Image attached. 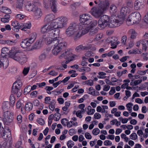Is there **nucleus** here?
<instances>
[{
	"mask_svg": "<svg viewBox=\"0 0 148 148\" xmlns=\"http://www.w3.org/2000/svg\"><path fill=\"white\" fill-rule=\"evenodd\" d=\"M129 32L130 35V38L132 39H135L137 35V33L135 30L132 29L129 30Z\"/></svg>",
	"mask_w": 148,
	"mask_h": 148,
	"instance_id": "nucleus-21",
	"label": "nucleus"
},
{
	"mask_svg": "<svg viewBox=\"0 0 148 148\" xmlns=\"http://www.w3.org/2000/svg\"><path fill=\"white\" fill-rule=\"evenodd\" d=\"M71 55L70 53L69 52H66L65 53H63L59 56V58L60 59H62L63 58H64L65 59H69L71 57Z\"/></svg>",
	"mask_w": 148,
	"mask_h": 148,
	"instance_id": "nucleus-22",
	"label": "nucleus"
},
{
	"mask_svg": "<svg viewBox=\"0 0 148 148\" xmlns=\"http://www.w3.org/2000/svg\"><path fill=\"white\" fill-rule=\"evenodd\" d=\"M144 41L142 40H140L137 41L136 43V45L137 47H139L141 44H142L143 43H144Z\"/></svg>",
	"mask_w": 148,
	"mask_h": 148,
	"instance_id": "nucleus-51",
	"label": "nucleus"
},
{
	"mask_svg": "<svg viewBox=\"0 0 148 148\" xmlns=\"http://www.w3.org/2000/svg\"><path fill=\"white\" fill-rule=\"evenodd\" d=\"M16 18L17 19L21 20L24 18L25 16L23 14H17L16 16Z\"/></svg>",
	"mask_w": 148,
	"mask_h": 148,
	"instance_id": "nucleus-50",
	"label": "nucleus"
},
{
	"mask_svg": "<svg viewBox=\"0 0 148 148\" xmlns=\"http://www.w3.org/2000/svg\"><path fill=\"white\" fill-rule=\"evenodd\" d=\"M88 49V47H86L83 46L82 45H80L77 47L76 48V49L79 51L80 50H85Z\"/></svg>",
	"mask_w": 148,
	"mask_h": 148,
	"instance_id": "nucleus-36",
	"label": "nucleus"
},
{
	"mask_svg": "<svg viewBox=\"0 0 148 148\" xmlns=\"http://www.w3.org/2000/svg\"><path fill=\"white\" fill-rule=\"evenodd\" d=\"M129 12L127 7H123L121 10L120 15L116 17L114 19L111 20L110 23V27H117L122 24L124 20L125 16Z\"/></svg>",
	"mask_w": 148,
	"mask_h": 148,
	"instance_id": "nucleus-7",
	"label": "nucleus"
},
{
	"mask_svg": "<svg viewBox=\"0 0 148 148\" xmlns=\"http://www.w3.org/2000/svg\"><path fill=\"white\" fill-rule=\"evenodd\" d=\"M115 92V88L112 87L111 88V90L109 91V94L110 95H112Z\"/></svg>",
	"mask_w": 148,
	"mask_h": 148,
	"instance_id": "nucleus-55",
	"label": "nucleus"
},
{
	"mask_svg": "<svg viewBox=\"0 0 148 148\" xmlns=\"http://www.w3.org/2000/svg\"><path fill=\"white\" fill-rule=\"evenodd\" d=\"M93 53L90 51H88L85 54V56L84 57H86V59H88L90 57L93 56Z\"/></svg>",
	"mask_w": 148,
	"mask_h": 148,
	"instance_id": "nucleus-39",
	"label": "nucleus"
},
{
	"mask_svg": "<svg viewBox=\"0 0 148 148\" xmlns=\"http://www.w3.org/2000/svg\"><path fill=\"white\" fill-rule=\"evenodd\" d=\"M137 136L135 133H132L130 136V138L133 140H135L137 138Z\"/></svg>",
	"mask_w": 148,
	"mask_h": 148,
	"instance_id": "nucleus-43",
	"label": "nucleus"
},
{
	"mask_svg": "<svg viewBox=\"0 0 148 148\" xmlns=\"http://www.w3.org/2000/svg\"><path fill=\"white\" fill-rule=\"evenodd\" d=\"M23 0H18L16 4V7L17 8L19 9H21L23 7Z\"/></svg>",
	"mask_w": 148,
	"mask_h": 148,
	"instance_id": "nucleus-28",
	"label": "nucleus"
},
{
	"mask_svg": "<svg viewBox=\"0 0 148 148\" xmlns=\"http://www.w3.org/2000/svg\"><path fill=\"white\" fill-rule=\"evenodd\" d=\"M10 51L8 48L6 47H4L1 49V53L3 54H9Z\"/></svg>",
	"mask_w": 148,
	"mask_h": 148,
	"instance_id": "nucleus-33",
	"label": "nucleus"
},
{
	"mask_svg": "<svg viewBox=\"0 0 148 148\" xmlns=\"http://www.w3.org/2000/svg\"><path fill=\"white\" fill-rule=\"evenodd\" d=\"M85 138L88 139H90L92 138V137L91 135L88 132H86L85 134Z\"/></svg>",
	"mask_w": 148,
	"mask_h": 148,
	"instance_id": "nucleus-57",
	"label": "nucleus"
},
{
	"mask_svg": "<svg viewBox=\"0 0 148 148\" xmlns=\"http://www.w3.org/2000/svg\"><path fill=\"white\" fill-rule=\"evenodd\" d=\"M21 51L18 48L13 47L10 51L9 56L10 58L13 59L16 62L23 64L26 62L27 58L25 55L21 54Z\"/></svg>",
	"mask_w": 148,
	"mask_h": 148,
	"instance_id": "nucleus-6",
	"label": "nucleus"
},
{
	"mask_svg": "<svg viewBox=\"0 0 148 148\" xmlns=\"http://www.w3.org/2000/svg\"><path fill=\"white\" fill-rule=\"evenodd\" d=\"M37 122L40 125H43L44 124V121L42 119H37Z\"/></svg>",
	"mask_w": 148,
	"mask_h": 148,
	"instance_id": "nucleus-56",
	"label": "nucleus"
},
{
	"mask_svg": "<svg viewBox=\"0 0 148 148\" xmlns=\"http://www.w3.org/2000/svg\"><path fill=\"white\" fill-rule=\"evenodd\" d=\"M144 20L145 22L147 24H148V12L144 16Z\"/></svg>",
	"mask_w": 148,
	"mask_h": 148,
	"instance_id": "nucleus-64",
	"label": "nucleus"
},
{
	"mask_svg": "<svg viewBox=\"0 0 148 148\" xmlns=\"http://www.w3.org/2000/svg\"><path fill=\"white\" fill-rule=\"evenodd\" d=\"M144 0H136L134 3V8L136 10L142 8L144 5Z\"/></svg>",
	"mask_w": 148,
	"mask_h": 148,
	"instance_id": "nucleus-11",
	"label": "nucleus"
},
{
	"mask_svg": "<svg viewBox=\"0 0 148 148\" xmlns=\"http://www.w3.org/2000/svg\"><path fill=\"white\" fill-rule=\"evenodd\" d=\"M41 41L40 40L37 41L35 44L34 48L36 49H38L41 47Z\"/></svg>",
	"mask_w": 148,
	"mask_h": 148,
	"instance_id": "nucleus-42",
	"label": "nucleus"
},
{
	"mask_svg": "<svg viewBox=\"0 0 148 148\" xmlns=\"http://www.w3.org/2000/svg\"><path fill=\"white\" fill-rule=\"evenodd\" d=\"M136 65L135 64L133 63L130 65V67L132 69L131 71L132 73H134L135 71V68L136 67Z\"/></svg>",
	"mask_w": 148,
	"mask_h": 148,
	"instance_id": "nucleus-41",
	"label": "nucleus"
},
{
	"mask_svg": "<svg viewBox=\"0 0 148 148\" xmlns=\"http://www.w3.org/2000/svg\"><path fill=\"white\" fill-rule=\"evenodd\" d=\"M36 33H33L30 34L28 40L32 44L36 40Z\"/></svg>",
	"mask_w": 148,
	"mask_h": 148,
	"instance_id": "nucleus-23",
	"label": "nucleus"
},
{
	"mask_svg": "<svg viewBox=\"0 0 148 148\" xmlns=\"http://www.w3.org/2000/svg\"><path fill=\"white\" fill-rule=\"evenodd\" d=\"M68 21L66 17H60L55 19L49 25L46 24L41 28V32L42 33H46L44 36H58L59 33L56 32V29L62 28L64 27Z\"/></svg>",
	"mask_w": 148,
	"mask_h": 148,
	"instance_id": "nucleus-1",
	"label": "nucleus"
},
{
	"mask_svg": "<svg viewBox=\"0 0 148 148\" xmlns=\"http://www.w3.org/2000/svg\"><path fill=\"white\" fill-rule=\"evenodd\" d=\"M85 84L87 85L90 86H92L93 84V81L91 79L88 80L84 82Z\"/></svg>",
	"mask_w": 148,
	"mask_h": 148,
	"instance_id": "nucleus-44",
	"label": "nucleus"
},
{
	"mask_svg": "<svg viewBox=\"0 0 148 148\" xmlns=\"http://www.w3.org/2000/svg\"><path fill=\"white\" fill-rule=\"evenodd\" d=\"M80 20L82 22L80 27L82 29L83 35L89 32L90 36H93L98 32V28H94L97 25V21H92L91 17L89 14H84L81 16Z\"/></svg>",
	"mask_w": 148,
	"mask_h": 148,
	"instance_id": "nucleus-2",
	"label": "nucleus"
},
{
	"mask_svg": "<svg viewBox=\"0 0 148 148\" xmlns=\"http://www.w3.org/2000/svg\"><path fill=\"white\" fill-rule=\"evenodd\" d=\"M12 25L14 27L13 30L15 32H18L21 26V24H19L16 21H13L12 23Z\"/></svg>",
	"mask_w": 148,
	"mask_h": 148,
	"instance_id": "nucleus-16",
	"label": "nucleus"
},
{
	"mask_svg": "<svg viewBox=\"0 0 148 148\" xmlns=\"http://www.w3.org/2000/svg\"><path fill=\"white\" fill-rule=\"evenodd\" d=\"M68 121V120L66 119H63L61 120V122L62 124L64 125L65 126L66 125V123Z\"/></svg>",
	"mask_w": 148,
	"mask_h": 148,
	"instance_id": "nucleus-63",
	"label": "nucleus"
},
{
	"mask_svg": "<svg viewBox=\"0 0 148 148\" xmlns=\"http://www.w3.org/2000/svg\"><path fill=\"white\" fill-rule=\"evenodd\" d=\"M16 40H6L4 41V43L10 45H13L16 43Z\"/></svg>",
	"mask_w": 148,
	"mask_h": 148,
	"instance_id": "nucleus-29",
	"label": "nucleus"
},
{
	"mask_svg": "<svg viewBox=\"0 0 148 148\" xmlns=\"http://www.w3.org/2000/svg\"><path fill=\"white\" fill-rule=\"evenodd\" d=\"M60 114L59 113H56L54 115H52V116L53 117V119L55 121H58L60 118Z\"/></svg>",
	"mask_w": 148,
	"mask_h": 148,
	"instance_id": "nucleus-38",
	"label": "nucleus"
},
{
	"mask_svg": "<svg viewBox=\"0 0 148 148\" xmlns=\"http://www.w3.org/2000/svg\"><path fill=\"white\" fill-rule=\"evenodd\" d=\"M33 106L30 102L28 103L25 106V109L26 110L29 111L32 110Z\"/></svg>",
	"mask_w": 148,
	"mask_h": 148,
	"instance_id": "nucleus-30",
	"label": "nucleus"
},
{
	"mask_svg": "<svg viewBox=\"0 0 148 148\" xmlns=\"http://www.w3.org/2000/svg\"><path fill=\"white\" fill-rule=\"evenodd\" d=\"M47 57L46 55L44 53L41 54L39 57V59L40 61L42 62L43 61L46 59Z\"/></svg>",
	"mask_w": 148,
	"mask_h": 148,
	"instance_id": "nucleus-35",
	"label": "nucleus"
},
{
	"mask_svg": "<svg viewBox=\"0 0 148 148\" xmlns=\"http://www.w3.org/2000/svg\"><path fill=\"white\" fill-rule=\"evenodd\" d=\"M74 145V143L71 140L68 141L67 143V145L68 148H71Z\"/></svg>",
	"mask_w": 148,
	"mask_h": 148,
	"instance_id": "nucleus-45",
	"label": "nucleus"
},
{
	"mask_svg": "<svg viewBox=\"0 0 148 148\" xmlns=\"http://www.w3.org/2000/svg\"><path fill=\"white\" fill-rule=\"evenodd\" d=\"M21 28L23 27L21 30L26 31L28 29H30L32 27L31 23L29 22L24 23H21Z\"/></svg>",
	"mask_w": 148,
	"mask_h": 148,
	"instance_id": "nucleus-13",
	"label": "nucleus"
},
{
	"mask_svg": "<svg viewBox=\"0 0 148 148\" xmlns=\"http://www.w3.org/2000/svg\"><path fill=\"white\" fill-rule=\"evenodd\" d=\"M113 125L115 124L116 126H118L121 125L120 122L118 121L116 119H114L111 121Z\"/></svg>",
	"mask_w": 148,
	"mask_h": 148,
	"instance_id": "nucleus-49",
	"label": "nucleus"
},
{
	"mask_svg": "<svg viewBox=\"0 0 148 148\" xmlns=\"http://www.w3.org/2000/svg\"><path fill=\"white\" fill-rule=\"evenodd\" d=\"M55 18V16L53 14H50L47 15L45 18V20L47 22H49L51 21H53Z\"/></svg>",
	"mask_w": 148,
	"mask_h": 148,
	"instance_id": "nucleus-20",
	"label": "nucleus"
},
{
	"mask_svg": "<svg viewBox=\"0 0 148 148\" xmlns=\"http://www.w3.org/2000/svg\"><path fill=\"white\" fill-rule=\"evenodd\" d=\"M80 21V23L78 25L75 23L70 24L67 29L66 34L67 36L72 38L75 41H76L80 39L82 36V29L80 27V25L82 22Z\"/></svg>",
	"mask_w": 148,
	"mask_h": 148,
	"instance_id": "nucleus-4",
	"label": "nucleus"
},
{
	"mask_svg": "<svg viewBox=\"0 0 148 148\" xmlns=\"http://www.w3.org/2000/svg\"><path fill=\"white\" fill-rule=\"evenodd\" d=\"M16 84H14L12 87V92L17 95V97H20L22 93V90L21 88L15 85Z\"/></svg>",
	"mask_w": 148,
	"mask_h": 148,
	"instance_id": "nucleus-12",
	"label": "nucleus"
},
{
	"mask_svg": "<svg viewBox=\"0 0 148 148\" xmlns=\"http://www.w3.org/2000/svg\"><path fill=\"white\" fill-rule=\"evenodd\" d=\"M100 131L99 128H95L92 131V134L94 135H97L99 134Z\"/></svg>",
	"mask_w": 148,
	"mask_h": 148,
	"instance_id": "nucleus-40",
	"label": "nucleus"
},
{
	"mask_svg": "<svg viewBox=\"0 0 148 148\" xmlns=\"http://www.w3.org/2000/svg\"><path fill=\"white\" fill-rule=\"evenodd\" d=\"M104 144L105 146H110L112 145V143L110 140H106L104 141Z\"/></svg>",
	"mask_w": 148,
	"mask_h": 148,
	"instance_id": "nucleus-54",
	"label": "nucleus"
},
{
	"mask_svg": "<svg viewBox=\"0 0 148 148\" xmlns=\"http://www.w3.org/2000/svg\"><path fill=\"white\" fill-rule=\"evenodd\" d=\"M88 59H86V57H82V61L81 63V64L83 66H86L87 64V62L86 60Z\"/></svg>",
	"mask_w": 148,
	"mask_h": 148,
	"instance_id": "nucleus-46",
	"label": "nucleus"
},
{
	"mask_svg": "<svg viewBox=\"0 0 148 148\" xmlns=\"http://www.w3.org/2000/svg\"><path fill=\"white\" fill-rule=\"evenodd\" d=\"M76 114L77 117L81 119L82 117V115L81 114V111L80 110L78 111L76 113Z\"/></svg>",
	"mask_w": 148,
	"mask_h": 148,
	"instance_id": "nucleus-61",
	"label": "nucleus"
},
{
	"mask_svg": "<svg viewBox=\"0 0 148 148\" xmlns=\"http://www.w3.org/2000/svg\"><path fill=\"white\" fill-rule=\"evenodd\" d=\"M110 11L112 14L116 13L117 11V8L114 5H112L110 8Z\"/></svg>",
	"mask_w": 148,
	"mask_h": 148,
	"instance_id": "nucleus-24",
	"label": "nucleus"
},
{
	"mask_svg": "<svg viewBox=\"0 0 148 148\" xmlns=\"http://www.w3.org/2000/svg\"><path fill=\"white\" fill-rule=\"evenodd\" d=\"M10 16L8 14H7L3 18L1 19V21L3 23H8L9 21V19L10 18Z\"/></svg>",
	"mask_w": 148,
	"mask_h": 148,
	"instance_id": "nucleus-27",
	"label": "nucleus"
},
{
	"mask_svg": "<svg viewBox=\"0 0 148 148\" xmlns=\"http://www.w3.org/2000/svg\"><path fill=\"white\" fill-rule=\"evenodd\" d=\"M125 95L127 96V97H125V98H126V99H127L128 97H130L131 96V92L130 91L127 90H126L125 91Z\"/></svg>",
	"mask_w": 148,
	"mask_h": 148,
	"instance_id": "nucleus-60",
	"label": "nucleus"
},
{
	"mask_svg": "<svg viewBox=\"0 0 148 148\" xmlns=\"http://www.w3.org/2000/svg\"><path fill=\"white\" fill-rule=\"evenodd\" d=\"M98 75L97 77L99 79H104L106 77L105 76L106 75V73L104 72H100L98 73Z\"/></svg>",
	"mask_w": 148,
	"mask_h": 148,
	"instance_id": "nucleus-32",
	"label": "nucleus"
},
{
	"mask_svg": "<svg viewBox=\"0 0 148 148\" xmlns=\"http://www.w3.org/2000/svg\"><path fill=\"white\" fill-rule=\"evenodd\" d=\"M147 70L145 71H141V70H138L137 71L138 74L141 75H145L147 73Z\"/></svg>",
	"mask_w": 148,
	"mask_h": 148,
	"instance_id": "nucleus-58",
	"label": "nucleus"
},
{
	"mask_svg": "<svg viewBox=\"0 0 148 148\" xmlns=\"http://www.w3.org/2000/svg\"><path fill=\"white\" fill-rule=\"evenodd\" d=\"M33 12L34 16L38 18H40L42 14L41 9L38 7Z\"/></svg>",
	"mask_w": 148,
	"mask_h": 148,
	"instance_id": "nucleus-14",
	"label": "nucleus"
},
{
	"mask_svg": "<svg viewBox=\"0 0 148 148\" xmlns=\"http://www.w3.org/2000/svg\"><path fill=\"white\" fill-rule=\"evenodd\" d=\"M10 105L8 101H4L3 103L2 108L4 110H6L10 107Z\"/></svg>",
	"mask_w": 148,
	"mask_h": 148,
	"instance_id": "nucleus-25",
	"label": "nucleus"
},
{
	"mask_svg": "<svg viewBox=\"0 0 148 148\" xmlns=\"http://www.w3.org/2000/svg\"><path fill=\"white\" fill-rule=\"evenodd\" d=\"M43 38L47 44H52L53 47L52 53L54 55H58L62 49L67 46L66 43L58 36H43Z\"/></svg>",
	"mask_w": 148,
	"mask_h": 148,
	"instance_id": "nucleus-3",
	"label": "nucleus"
},
{
	"mask_svg": "<svg viewBox=\"0 0 148 148\" xmlns=\"http://www.w3.org/2000/svg\"><path fill=\"white\" fill-rule=\"evenodd\" d=\"M103 35L102 34H100L97 35L95 38V39L96 40H100L102 37Z\"/></svg>",
	"mask_w": 148,
	"mask_h": 148,
	"instance_id": "nucleus-53",
	"label": "nucleus"
},
{
	"mask_svg": "<svg viewBox=\"0 0 148 148\" xmlns=\"http://www.w3.org/2000/svg\"><path fill=\"white\" fill-rule=\"evenodd\" d=\"M88 111L87 114L89 115H92L94 114L95 112V110L94 109H92L90 106H88L87 108Z\"/></svg>",
	"mask_w": 148,
	"mask_h": 148,
	"instance_id": "nucleus-26",
	"label": "nucleus"
},
{
	"mask_svg": "<svg viewBox=\"0 0 148 148\" xmlns=\"http://www.w3.org/2000/svg\"><path fill=\"white\" fill-rule=\"evenodd\" d=\"M10 101L11 103L13 105L14 103L15 98L13 95H11L10 96Z\"/></svg>",
	"mask_w": 148,
	"mask_h": 148,
	"instance_id": "nucleus-52",
	"label": "nucleus"
},
{
	"mask_svg": "<svg viewBox=\"0 0 148 148\" xmlns=\"http://www.w3.org/2000/svg\"><path fill=\"white\" fill-rule=\"evenodd\" d=\"M94 2L96 4H98V6L92 8V14L95 18H99L108 9L109 3L108 1L104 0H97Z\"/></svg>",
	"mask_w": 148,
	"mask_h": 148,
	"instance_id": "nucleus-5",
	"label": "nucleus"
},
{
	"mask_svg": "<svg viewBox=\"0 0 148 148\" xmlns=\"http://www.w3.org/2000/svg\"><path fill=\"white\" fill-rule=\"evenodd\" d=\"M1 10L2 12L4 13L9 14L11 13L10 10L5 7H2Z\"/></svg>",
	"mask_w": 148,
	"mask_h": 148,
	"instance_id": "nucleus-31",
	"label": "nucleus"
},
{
	"mask_svg": "<svg viewBox=\"0 0 148 148\" xmlns=\"http://www.w3.org/2000/svg\"><path fill=\"white\" fill-rule=\"evenodd\" d=\"M31 86L30 85H29L26 87L25 88L24 91V93L25 94L27 95L29 92L31 90Z\"/></svg>",
	"mask_w": 148,
	"mask_h": 148,
	"instance_id": "nucleus-37",
	"label": "nucleus"
},
{
	"mask_svg": "<svg viewBox=\"0 0 148 148\" xmlns=\"http://www.w3.org/2000/svg\"><path fill=\"white\" fill-rule=\"evenodd\" d=\"M29 70V68H24L23 71V73L25 75H26L28 73Z\"/></svg>",
	"mask_w": 148,
	"mask_h": 148,
	"instance_id": "nucleus-59",
	"label": "nucleus"
},
{
	"mask_svg": "<svg viewBox=\"0 0 148 148\" xmlns=\"http://www.w3.org/2000/svg\"><path fill=\"white\" fill-rule=\"evenodd\" d=\"M14 84H16L15 85L20 88L22 86V82L19 80H17Z\"/></svg>",
	"mask_w": 148,
	"mask_h": 148,
	"instance_id": "nucleus-47",
	"label": "nucleus"
},
{
	"mask_svg": "<svg viewBox=\"0 0 148 148\" xmlns=\"http://www.w3.org/2000/svg\"><path fill=\"white\" fill-rule=\"evenodd\" d=\"M127 39V37L126 36H124L122 38L121 42L125 44Z\"/></svg>",
	"mask_w": 148,
	"mask_h": 148,
	"instance_id": "nucleus-62",
	"label": "nucleus"
},
{
	"mask_svg": "<svg viewBox=\"0 0 148 148\" xmlns=\"http://www.w3.org/2000/svg\"><path fill=\"white\" fill-rule=\"evenodd\" d=\"M114 19L115 18H110L109 17L106 15H103L101 17L98 21V25L101 29L104 28L107 25L110 28L115 27H112L110 26L111 20Z\"/></svg>",
	"mask_w": 148,
	"mask_h": 148,
	"instance_id": "nucleus-9",
	"label": "nucleus"
},
{
	"mask_svg": "<svg viewBox=\"0 0 148 148\" xmlns=\"http://www.w3.org/2000/svg\"><path fill=\"white\" fill-rule=\"evenodd\" d=\"M2 64L4 68H6L8 64V60L6 59H5V61L3 62V63L2 62L1 65Z\"/></svg>",
	"mask_w": 148,
	"mask_h": 148,
	"instance_id": "nucleus-48",
	"label": "nucleus"
},
{
	"mask_svg": "<svg viewBox=\"0 0 148 148\" xmlns=\"http://www.w3.org/2000/svg\"><path fill=\"white\" fill-rule=\"evenodd\" d=\"M2 137L6 139L8 138L9 139L11 138V132L10 130H8L7 131H5L3 133V136H1Z\"/></svg>",
	"mask_w": 148,
	"mask_h": 148,
	"instance_id": "nucleus-19",
	"label": "nucleus"
},
{
	"mask_svg": "<svg viewBox=\"0 0 148 148\" xmlns=\"http://www.w3.org/2000/svg\"><path fill=\"white\" fill-rule=\"evenodd\" d=\"M133 106V104L131 103H129L127 104L126 105L127 110L130 113L132 111V106Z\"/></svg>",
	"mask_w": 148,
	"mask_h": 148,
	"instance_id": "nucleus-34",
	"label": "nucleus"
},
{
	"mask_svg": "<svg viewBox=\"0 0 148 148\" xmlns=\"http://www.w3.org/2000/svg\"><path fill=\"white\" fill-rule=\"evenodd\" d=\"M37 7V6L33 3H29L26 6V8L27 10L29 12H34Z\"/></svg>",
	"mask_w": 148,
	"mask_h": 148,
	"instance_id": "nucleus-17",
	"label": "nucleus"
},
{
	"mask_svg": "<svg viewBox=\"0 0 148 148\" xmlns=\"http://www.w3.org/2000/svg\"><path fill=\"white\" fill-rule=\"evenodd\" d=\"M32 43L28 40L23 41L21 44V47L23 48H26L30 46Z\"/></svg>",
	"mask_w": 148,
	"mask_h": 148,
	"instance_id": "nucleus-18",
	"label": "nucleus"
},
{
	"mask_svg": "<svg viewBox=\"0 0 148 148\" xmlns=\"http://www.w3.org/2000/svg\"><path fill=\"white\" fill-rule=\"evenodd\" d=\"M141 19V15L138 12H135L131 13L127 20L126 23L129 25L139 23Z\"/></svg>",
	"mask_w": 148,
	"mask_h": 148,
	"instance_id": "nucleus-8",
	"label": "nucleus"
},
{
	"mask_svg": "<svg viewBox=\"0 0 148 148\" xmlns=\"http://www.w3.org/2000/svg\"><path fill=\"white\" fill-rule=\"evenodd\" d=\"M52 11L56 13L57 11V0H49Z\"/></svg>",
	"mask_w": 148,
	"mask_h": 148,
	"instance_id": "nucleus-15",
	"label": "nucleus"
},
{
	"mask_svg": "<svg viewBox=\"0 0 148 148\" xmlns=\"http://www.w3.org/2000/svg\"><path fill=\"white\" fill-rule=\"evenodd\" d=\"M13 115L12 112L7 111L5 113L4 121L6 124H9L12 123L13 121Z\"/></svg>",
	"mask_w": 148,
	"mask_h": 148,
	"instance_id": "nucleus-10",
	"label": "nucleus"
}]
</instances>
